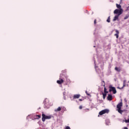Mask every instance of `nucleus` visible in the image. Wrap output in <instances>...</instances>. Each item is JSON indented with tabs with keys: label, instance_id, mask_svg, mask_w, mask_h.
Instances as JSON below:
<instances>
[{
	"label": "nucleus",
	"instance_id": "obj_1",
	"mask_svg": "<svg viewBox=\"0 0 129 129\" xmlns=\"http://www.w3.org/2000/svg\"><path fill=\"white\" fill-rule=\"evenodd\" d=\"M62 73L59 76V80L57 81V83L58 84H62L64 82H66V81L65 80V78H64V76H65V74L67 71L66 70L62 71Z\"/></svg>",
	"mask_w": 129,
	"mask_h": 129
},
{
	"label": "nucleus",
	"instance_id": "obj_2",
	"mask_svg": "<svg viewBox=\"0 0 129 129\" xmlns=\"http://www.w3.org/2000/svg\"><path fill=\"white\" fill-rule=\"evenodd\" d=\"M114 14H116L117 15H115V17H114L113 21H116V20L118 19V17L120 15H121L122 11L121 10H119L118 9H116L114 11Z\"/></svg>",
	"mask_w": 129,
	"mask_h": 129
},
{
	"label": "nucleus",
	"instance_id": "obj_3",
	"mask_svg": "<svg viewBox=\"0 0 129 129\" xmlns=\"http://www.w3.org/2000/svg\"><path fill=\"white\" fill-rule=\"evenodd\" d=\"M52 118V116H51V115H48V116L45 115V114H44L43 112H42V121L43 122H45L46 119H50V118Z\"/></svg>",
	"mask_w": 129,
	"mask_h": 129
},
{
	"label": "nucleus",
	"instance_id": "obj_4",
	"mask_svg": "<svg viewBox=\"0 0 129 129\" xmlns=\"http://www.w3.org/2000/svg\"><path fill=\"white\" fill-rule=\"evenodd\" d=\"M121 107H122V102H120L117 105V111L121 114L123 112V111L121 110Z\"/></svg>",
	"mask_w": 129,
	"mask_h": 129
},
{
	"label": "nucleus",
	"instance_id": "obj_5",
	"mask_svg": "<svg viewBox=\"0 0 129 129\" xmlns=\"http://www.w3.org/2000/svg\"><path fill=\"white\" fill-rule=\"evenodd\" d=\"M109 92L112 91L113 94H115V93H116V89H115V87H112V86H109Z\"/></svg>",
	"mask_w": 129,
	"mask_h": 129
},
{
	"label": "nucleus",
	"instance_id": "obj_6",
	"mask_svg": "<svg viewBox=\"0 0 129 129\" xmlns=\"http://www.w3.org/2000/svg\"><path fill=\"white\" fill-rule=\"evenodd\" d=\"M109 112V110L107 109H105L99 112V114H100V115H102L105 113H108Z\"/></svg>",
	"mask_w": 129,
	"mask_h": 129
},
{
	"label": "nucleus",
	"instance_id": "obj_7",
	"mask_svg": "<svg viewBox=\"0 0 129 129\" xmlns=\"http://www.w3.org/2000/svg\"><path fill=\"white\" fill-rule=\"evenodd\" d=\"M50 101L49 100V99H45L44 101V105L46 107H48L49 105H50Z\"/></svg>",
	"mask_w": 129,
	"mask_h": 129
},
{
	"label": "nucleus",
	"instance_id": "obj_8",
	"mask_svg": "<svg viewBox=\"0 0 129 129\" xmlns=\"http://www.w3.org/2000/svg\"><path fill=\"white\" fill-rule=\"evenodd\" d=\"M102 84L103 86L104 87V93H108V91H107V89L105 87V82L104 81H102Z\"/></svg>",
	"mask_w": 129,
	"mask_h": 129
},
{
	"label": "nucleus",
	"instance_id": "obj_9",
	"mask_svg": "<svg viewBox=\"0 0 129 129\" xmlns=\"http://www.w3.org/2000/svg\"><path fill=\"white\" fill-rule=\"evenodd\" d=\"M64 76H63L64 80H66V82L67 83H70L71 82V81L69 79H68V76H67V75H66V73H64Z\"/></svg>",
	"mask_w": 129,
	"mask_h": 129
},
{
	"label": "nucleus",
	"instance_id": "obj_10",
	"mask_svg": "<svg viewBox=\"0 0 129 129\" xmlns=\"http://www.w3.org/2000/svg\"><path fill=\"white\" fill-rule=\"evenodd\" d=\"M126 80H124L123 82V86L121 88L118 87V89H123L126 86Z\"/></svg>",
	"mask_w": 129,
	"mask_h": 129
},
{
	"label": "nucleus",
	"instance_id": "obj_11",
	"mask_svg": "<svg viewBox=\"0 0 129 129\" xmlns=\"http://www.w3.org/2000/svg\"><path fill=\"white\" fill-rule=\"evenodd\" d=\"M116 8H117V9H119V11H121L122 14V12H123V11L122 10V9H121V6L118 4H116Z\"/></svg>",
	"mask_w": 129,
	"mask_h": 129
},
{
	"label": "nucleus",
	"instance_id": "obj_12",
	"mask_svg": "<svg viewBox=\"0 0 129 129\" xmlns=\"http://www.w3.org/2000/svg\"><path fill=\"white\" fill-rule=\"evenodd\" d=\"M116 34H114L116 39H118V35H119V31L117 30H115Z\"/></svg>",
	"mask_w": 129,
	"mask_h": 129
},
{
	"label": "nucleus",
	"instance_id": "obj_13",
	"mask_svg": "<svg viewBox=\"0 0 129 129\" xmlns=\"http://www.w3.org/2000/svg\"><path fill=\"white\" fill-rule=\"evenodd\" d=\"M80 96H81L80 94H76L74 95L73 98L74 99H76L79 98Z\"/></svg>",
	"mask_w": 129,
	"mask_h": 129
},
{
	"label": "nucleus",
	"instance_id": "obj_14",
	"mask_svg": "<svg viewBox=\"0 0 129 129\" xmlns=\"http://www.w3.org/2000/svg\"><path fill=\"white\" fill-rule=\"evenodd\" d=\"M107 100H112V95L110 94H108L107 96Z\"/></svg>",
	"mask_w": 129,
	"mask_h": 129
},
{
	"label": "nucleus",
	"instance_id": "obj_15",
	"mask_svg": "<svg viewBox=\"0 0 129 129\" xmlns=\"http://www.w3.org/2000/svg\"><path fill=\"white\" fill-rule=\"evenodd\" d=\"M62 107H58L57 109H55V110H54V111L55 112H57V111H61V109H62Z\"/></svg>",
	"mask_w": 129,
	"mask_h": 129
},
{
	"label": "nucleus",
	"instance_id": "obj_16",
	"mask_svg": "<svg viewBox=\"0 0 129 129\" xmlns=\"http://www.w3.org/2000/svg\"><path fill=\"white\" fill-rule=\"evenodd\" d=\"M36 119H39V118H41V115H36L35 116Z\"/></svg>",
	"mask_w": 129,
	"mask_h": 129
},
{
	"label": "nucleus",
	"instance_id": "obj_17",
	"mask_svg": "<svg viewBox=\"0 0 129 129\" xmlns=\"http://www.w3.org/2000/svg\"><path fill=\"white\" fill-rule=\"evenodd\" d=\"M106 94H107V93H103V99H105V97H106Z\"/></svg>",
	"mask_w": 129,
	"mask_h": 129
},
{
	"label": "nucleus",
	"instance_id": "obj_18",
	"mask_svg": "<svg viewBox=\"0 0 129 129\" xmlns=\"http://www.w3.org/2000/svg\"><path fill=\"white\" fill-rule=\"evenodd\" d=\"M108 23H110V16H109L106 20Z\"/></svg>",
	"mask_w": 129,
	"mask_h": 129
},
{
	"label": "nucleus",
	"instance_id": "obj_19",
	"mask_svg": "<svg viewBox=\"0 0 129 129\" xmlns=\"http://www.w3.org/2000/svg\"><path fill=\"white\" fill-rule=\"evenodd\" d=\"M115 70H116V71H118V72L120 71V69H118L117 67L115 68Z\"/></svg>",
	"mask_w": 129,
	"mask_h": 129
},
{
	"label": "nucleus",
	"instance_id": "obj_20",
	"mask_svg": "<svg viewBox=\"0 0 129 129\" xmlns=\"http://www.w3.org/2000/svg\"><path fill=\"white\" fill-rule=\"evenodd\" d=\"M128 17H129V15L125 16V17L124 18V20H126L128 19Z\"/></svg>",
	"mask_w": 129,
	"mask_h": 129
},
{
	"label": "nucleus",
	"instance_id": "obj_21",
	"mask_svg": "<svg viewBox=\"0 0 129 129\" xmlns=\"http://www.w3.org/2000/svg\"><path fill=\"white\" fill-rule=\"evenodd\" d=\"M86 93L87 95H88V96H91V95H90V94L87 93V91H86Z\"/></svg>",
	"mask_w": 129,
	"mask_h": 129
},
{
	"label": "nucleus",
	"instance_id": "obj_22",
	"mask_svg": "<svg viewBox=\"0 0 129 129\" xmlns=\"http://www.w3.org/2000/svg\"><path fill=\"white\" fill-rule=\"evenodd\" d=\"M125 122L126 123H128V122H129V116H128V119L125 120Z\"/></svg>",
	"mask_w": 129,
	"mask_h": 129
},
{
	"label": "nucleus",
	"instance_id": "obj_23",
	"mask_svg": "<svg viewBox=\"0 0 129 129\" xmlns=\"http://www.w3.org/2000/svg\"><path fill=\"white\" fill-rule=\"evenodd\" d=\"M94 23V25H96V19H95Z\"/></svg>",
	"mask_w": 129,
	"mask_h": 129
},
{
	"label": "nucleus",
	"instance_id": "obj_24",
	"mask_svg": "<svg viewBox=\"0 0 129 129\" xmlns=\"http://www.w3.org/2000/svg\"><path fill=\"white\" fill-rule=\"evenodd\" d=\"M79 108L80 109H82V106H80Z\"/></svg>",
	"mask_w": 129,
	"mask_h": 129
},
{
	"label": "nucleus",
	"instance_id": "obj_25",
	"mask_svg": "<svg viewBox=\"0 0 129 129\" xmlns=\"http://www.w3.org/2000/svg\"><path fill=\"white\" fill-rule=\"evenodd\" d=\"M123 129H128V128H127V127H124Z\"/></svg>",
	"mask_w": 129,
	"mask_h": 129
},
{
	"label": "nucleus",
	"instance_id": "obj_26",
	"mask_svg": "<svg viewBox=\"0 0 129 129\" xmlns=\"http://www.w3.org/2000/svg\"><path fill=\"white\" fill-rule=\"evenodd\" d=\"M79 101H82V99H79Z\"/></svg>",
	"mask_w": 129,
	"mask_h": 129
},
{
	"label": "nucleus",
	"instance_id": "obj_27",
	"mask_svg": "<svg viewBox=\"0 0 129 129\" xmlns=\"http://www.w3.org/2000/svg\"><path fill=\"white\" fill-rule=\"evenodd\" d=\"M128 83H129V81H128Z\"/></svg>",
	"mask_w": 129,
	"mask_h": 129
}]
</instances>
